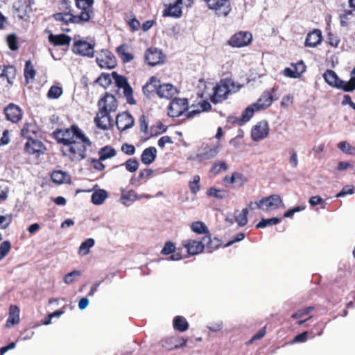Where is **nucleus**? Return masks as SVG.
Returning <instances> with one entry per match:
<instances>
[{
	"label": "nucleus",
	"mask_w": 355,
	"mask_h": 355,
	"mask_svg": "<svg viewBox=\"0 0 355 355\" xmlns=\"http://www.w3.org/2000/svg\"><path fill=\"white\" fill-rule=\"evenodd\" d=\"M53 135L56 141L62 145L61 152L64 157L74 162L86 158L87 148L92 146V141L77 125L58 130Z\"/></svg>",
	"instance_id": "f257e3e1"
},
{
	"label": "nucleus",
	"mask_w": 355,
	"mask_h": 355,
	"mask_svg": "<svg viewBox=\"0 0 355 355\" xmlns=\"http://www.w3.org/2000/svg\"><path fill=\"white\" fill-rule=\"evenodd\" d=\"M182 245L191 255H196L203 251L207 248L209 252L218 247V244L215 247L212 246V240L209 236H205L200 241L196 240L186 239L182 241Z\"/></svg>",
	"instance_id": "f03ea898"
},
{
	"label": "nucleus",
	"mask_w": 355,
	"mask_h": 355,
	"mask_svg": "<svg viewBox=\"0 0 355 355\" xmlns=\"http://www.w3.org/2000/svg\"><path fill=\"white\" fill-rule=\"evenodd\" d=\"M325 81L331 86L341 89L345 92H350L355 89V76H352L349 81H344L338 77L332 70H327L323 75Z\"/></svg>",
	"instance_id": "7ed1b4c3"
},
{
	"label": "nucleus",
	"mask_w": 355,
	"mask_h": 355,
	"mask_svg": "<svg viewBox=\"0 0 355 355\" xmlns=\"http://www.w3.org/2000/svg\"><path fill=\"white\" fill-rule=\"evenodd\" d=\"M112 77L114 80L116 85L119 89H123V93L127 102L130 105L136 104V101L134 99L132 95L133 89L129 85L127 79L124 76L119 75L115 71L112 73Z\"/></svg>",
	"instance_id": "20e7f679"
},
{
	"label": "nucleus",
	"mask_w": 355,
	"mask_h": 355,
	"mask_svg": "<svg viewBox=\"0 0 355 355\" xmlns=\"http://www.w3.org/2000/svg\"><path fill=\"white\" fill-rule=\"evenodd\" d=\"M183 0H163L164 9L162 12L164 17L180 18L182 16V5Z\"/></svg>",
	"instance_id": "39448f33"
},
{
	"label": "nucleus",
	"mask_w": 355,
	"mask_h": 355,
	"mask_svg": "<svg viewBox=\"0 0 355 355\" xmlns=\"http://www.w3.org/2000/svg\"><path fill=\"white\" fill-rule=\"evenodd\" d=\"M282 203V198L277 194H274L257 201V208L268 211L277 209Z\"/></svg>",
	"instance_id": "423d86ee"
},
{
	"label": "nucleus",
	"mask_w": 355,
	"mask_h": 355,
	"mask_svg": "<svg viewBox=\"0 0 355 355\" xmlns=\"http://www.w3.org/2000/svg\"><path fill=\"white\" fill-rule=\"evenodd\" d=\"M188 109L187 98H175L170 103L168 110V115L171 117H178L183 114Z\"/></svg>",
	"instance_id": "0eeeda50"
},
{
	"label": "nucleus",
	"mask_w": 355,
	"mask_h": 355,
	"mask_svg": "<svg viewBox=\"0 0 355 355\" xmlns=\"http://www.w3.org/2000/svg\"><path fill=\"white\" fill-rule=\"evenodd\" d=\"M94 44L87 42L85 40H77L73 43L72 51L81 56L92 58L94 56Z\"/></svg>",
	"instance_id": "6e6552de"
},
{
	"label": "nucleus",
	"mask_w": 355,
	"mask_h": 355,
	"mask_svg": "<svg viewBox=\"0 0 355 355\" xmlns=\"http://www.w3.org/2000/svg\"><path fill=\"white\" fill-rule=\"evenodd\" d=\"M206 3L208 8L214 10L218 16H227L231 10V5L229 0H208Z\"/></svg>",
	"instance_id": "1a4fd4ad"
},
{
	"label": "nucleus",
	"mask_w": 355,
	"mask_h": 355,
	"mask_svg": "<svg viewBox=\"0 0 355 355\" xmlns=\"http://www.w3.org/2000/svg\"><path fill=\"white\" fill-rule=\"evenodd\" d=\"M96 60L98 65L102 69H113L116 65L114 55L108 50H102Z\"/></svg>",
	"instance_id": "9d476101"
},
{
	"label": "nucleus",
	"mask_w": 355,
	"mask_h": 355,
	"mask_svg": "<svg viewBox=\"0 0 355 355\" xmlns=\"http://www.w3.org/2000/svg\"><path fill=\"white\" fill-rule=\"evenodd\" d=\"M98 106L99 110L103 112L111 113L116 110L118 105L114 96L106 93L105 96L98 101Z\"/></svg>",
	"instance_id": "9b49d317"
},
{
	"label": "nucleus",
	"mask_w": 355,
	"mask_h": 355,
	"mask_svg": "<svg viewBox=\"0 0 355 355\" xmlns=\"http://www.w3.org/2000/svg\"><path fill=\"white\" fill-rule=\"evenodd\" d=\"M252 39L251 33L241 31L232 36L229 40V44L234 47H242L249 44Z\"/></svg>",
	"instance_id": "f8f14e48"
},
{
	"label": "nucleus",
	"mask_w": 355,
	"mask_h": 355,
	"mask_svg": "<svg viewBox=\"0 0 355 355\" xmlns=\"http://www.w3.org/2000/svg\"><path fill=\"white\" fill-rule=\"evenodd\" d=\"M268 123L266 121H261L257 123L251 130V137L253 141L262 140L268 135Z\"/></svg>",
	"instance_id": "ddd939ff"
},
{
	"label": "nucleus",
	"mask_w": 355,
	"mask_h": 355,
	"mask_svg": "<svg viewBox=\"0 0 355 355\" xmlns=\"http://www.w3.org/2000/svg\"><path fill=\"white\" fill-rule=\"evenodd\" d=\"M143 198H150L151 196L148 194L139 196L134 190L125 191L121 189L120 202L125 207H129L131 203L136 200H141Z\"/></svg>",
	"instance_id": "4468645a"
},
{
	"label": "nucleus",
	"mask_w": 355,
	"mask_h": 355,
	"mask_svg": "<svg viewBox=\"0 0 355 355\" xmlns=\"http://www.w3.org/2000/svg\"><path fill=\"white\" fill-rule=\"evenodd\" d=\"M227 85L223 83V79L214 88V94L211 96V101L214 103L222 102L227 98L230 90L227 87Z\"/></svg>",
	"instance_id": "2eb2a0df"
},
{
	"label": "nucleus",
	"mask_w": 355,
	"mask_h": 355,
	"mask_svg": "<svg viewBox=\"0 0 355 355\" xmlns=\"http://www.w3.org/2000/svg\"><path fill=\"white\" fill-rule=\"evenodd\" d=\"M94 122L98 128L103 130H108L111 126L113 125V119L110 116V113L99 110L96 117L94 118Z\"/></svg>",
	"instance_id": "dca6fc26"
},
{
	"label": "nucleus",
	"mask_w": 355,
	"mask_h": 355,
	"mask_svg": "<svg viewBox=\"0 0 355 355\" xmlns=\"http://www.w3.org/2000/svg\"><path fill=\"white\" fill-rule=\"evenodd\" d=\"M24 150L29 154H43L46 150L43 143L37 138L28 140L24 144Z\"/></svg>",
	"instance_id": "f3484780"
},
{
	"label": "nucleus",
	"mask_w": 355,
	"mask_h": 355,
	"mask_svg": "<svg viewBox=\"0 0 355 355\" xmlns=\"http://www.w3.org/2000/svg\"><path fill=\"white\" fill-rule=\"evenodd\" d=\"M276 91V88L273 87L271 91H265L258 101L253 103L255 106L256 110H261L268 107L272 102V93Z\"/></svg>",
	"instance_id": "a211bd4d"
},
{
	"label": "nucleus",
	"mask_w": 355,
	"mask_h": 355,
	"mask_svg": "<svg viewBox=\"0 0 355 355\" xmlns=\"http://www.w3.org/2000/svg\"><path fill=\"white\" fill-rule=\"evenodd\" d=\"M116 124L120 131H124L133 126L134 119L128 112H123L116 116Z\"/></svg>",
	"instance_id": "6ab92c4d"
},
{
	"label": "nucleus",
	"mask_w": 355,
	"mask_h": 355,
	"mask_svg": "<svg viewBox=\"0 0 355 355\" xmlns=\"http://www.w3.org/2000/svg\"><path fill=\"white\" fill-rule=\"evenodd\" d=\"M221 148L220 143H218L216 146L210 147L206 146L200 150L198 153L197 157L200 161H205L215 157L219 153Z\"/></svg>",
	"instance_id": "aec40b11"
},
{
	"label": "nucleus",
	"mask_w": 355,
	"mask_h": 355,
	"mask_svg": "<svg viewBox=\"0 0 355 355\" xmlns=\"http://www.w3.org/2000/svg\"><path fill=\"white\" fill-rule=\"evenodd\" d=\"M162 53L157 49L149 48L145 53V60L150 66H155L163 61Z\"/></svg>",
	"instance_id": "412c9836"
},
{
	"label": "nucleus",
	"mask_w": 355,
	"mask_h": 355,
	"mask_svg": "<svg viewBox=\"0 0 355 355\" xmlns=\"http://www.w3.org/2000/svg\"><path fill=\"white\" fill-rule=\"evenodd\" d=\"M6 119L12 123H17L22 117V112L20 107L15 104L10 103L4 109Z\"/></svg>",
	"instance_id": "4be33fe9"
},
{
	"label": "nucleus",
	"mask_w": 355,
	"mask_h": 355,
	"mask_svg": "<svg viewBox=\"0 0 355 355\" xmlns=\"http://www.w3.org/2000/svg\"><path fill=\"white\" fill-rule=\"evenodd\" d=\"M160 86V81L157 78L153 76L150 78L149 81L146 83L143 87L144 94L150 98L155 94H157L159 87Z\"/></svg>",
	"instance_id": "5701e85b"
},
{
	"label": "nucleus",
	"mask_w": 355,
	"mask_h": 355,
	"mask_svg": "<svg viewBox=\"0 0 355 355\" xmlns=\"http://www.w3.org/2000/svg\"><path fill=\"white\" fill-rule=\"evenodd\" d=\"M306 70V66L302 61H300L295 64H292V67H286L283 71V74L288 78H297Z\"/></svg>",
	"instance_id": "b1692460"
},
{
	"label": "nucleus",
	"mask_w": 355,
	"mask_h": 355,
	"mask_svg": "<svg viewBox=\"0 0 355 355\" xmlns=\"http://www.w3.org/2000/svg\"><path fill=\"white\" fill-rule=\"evenodd\" d=\"M187 343V340L183 338L171 337L163 339L161 341L162 347L168 350H172L184 346Z\"/></svg>",
	"instance_id": "393cba45"
},
{
	"label": "nucleus",
	"mask_w": 355,
	"mask_h": 355,
	"mask_svg": "<svg viewBox=\"0 0 355 355\" xmlns=\"http://www.w3.org/2000/svg\"><path fill=\"white\" fill-rule=\"evenodd\" d=\"M322 41V33L316 29L309 33L305 40V46L309 47H315L320 44Z\"/></svg>",
	"instance_id": "a878e982"
},
{
	"label": "nucleus",
	"mask_w": 355,
	"mask_h": 355,
	"mask_svg": "<svg viewBox=\"0 0 355 355\" xmlns=\"http://www.w3.org/2000/svg\"><path fill=\"white\" fill-rule=\"evenodd\" d=\"M21 135L27 139V141L37 137L39 133V128L33 123H26L21 129Z\"/></svg>",
	"instance_id": "bb28decb"
},
{
	"label": "nucleus",
	"mask_w": 355,
	"mask_h": 355,
	"mask_svg": "<svg viewBox=\"0 0 355 355\" xmlns=\"http://www.w3.org/2000/svg\"><path fill=\"white\" fill-rule=\"evenodd\" d=\"M13 8L20 19H23L28 12L32 11V6L26 3V1H17L14 3Z\"/></svg>",
	"instance_id": "cd10ccee"
},
{
	"label": "nucleus",
	"mask_w": 355,
	"mask_h": 355,
	"mask_svg": "<svg viewBox=\"0 0 355 355\" xmlns=\"http://www.w3.org/2000/svg\"><path fill=\"white\" fill-rule=\"evenodd\" d=\"M177 92L176 88L171 84H163L159 87L157 96L160 98H171Z\"/></svg>",
	"instance_id": "c85d7f7f"
},
{
	"label": "nucleus",
	"mask_w": 355,
	"mask_h": 355,
	"mask_svg": "<svg viewBox=\"0 0 355 355\" xmlns=\"http://www.w3.org/2000/svg\"><path fill=\"white\" fill-rule=\"evenodd\" d=\"M71 37L64 34L53 35L50 34L49 36V40L51 43L55 46H64L69 45L71 42Z\"/></svg>",
	"instance_id": "c756f323"
},
{
	"label": "nucleus",
	"mask_w": 355,
	"mask_h": 355,
	"mask_svg": "<svg viewBox=\"0 0 355 355\" xmlns=\"http://www.w3.org/2000/svg\"><path fill=\"white\" fill-rule=\"evenodd\" d=\"M157 157V150L155 147H149L144 150L141 159L144 164H150Z\"/></svg>",
	"instance_id": "7c9ffc66"
},
{
	"label": "nucleus",
	"mask_w": 355,
	"mask_h": 355,
	"mask_svg": "<svg viewBox=\"0 0 355 355\" xmlns=\"http://www.w3.org/2000/svg\"><path fill=\"white\" fill-rule=\"evenodd\" d=\"M94 17L93 10H83L80 15H73V24H80L89 21Z\"/></svg>",
	"instance_id": "2f4dec72"
},
{
	"label": "nucleus",
	"mask_w": 355,
	"mask_h": 355,
	"mask_svg": "<svg viewBox=\"0 0 355 355\" xmlns=\"http://www.w3.org/2000/svg\"><path fill=\"white\" fill-rule=\"evenodd\" d=\"M53 182L58 184L67 183L70 181L69 175L62 171H55L51 174Z\"/></svg>",
	"instance_id": "473e14b6"
},
{
	"label": "nucleus",
	"mask_w": 355,
	"mask_h": 355,
	"mask_svg": "<svg viewBox=\"0 0 355 355\" xmlns=\"http://www.w3.org/2000/svg\"><path fill=\"white\" fill-rule=\"evenodd\" d=\"M19 322V309L17 306L12 305L10 307L9 317L6 322V326L8 327V324H17Z\"/></svg>",
	"instance_id": "72a5a7b5"
},
{
	"label": "nucleus",
	"mask_w": 355,
	"mask_h": 355,
	"mask_svg": "<svg viewBox=\"0 0 355 355\" xmlns=\"http://www.w3.org/2000/svg\"><path fill=\"white\" fill-rule=\"evenodd\" d=\"M173 327L176 330L183 332L188 329L189 323L184 317L178 315L173 319Z\"/></svg>",
	"instance_id": "f704fd0d"
},
{
	"label": "nucleus",
	"mask_w": 355,
	"mask_h": 355,
	"mask_svg": "<svg viewBox=\"0 0 355 355\" xmlns=\"http://www.w3.org/2000/svg\"><path fill=\"white\" fill-rule=\"evenodd\" d=\"M107 197V193L105 190L98 189L92 195V202L96 205H101Z\"/></svg>",
	"instance_id": "c9c22d12"
},
{
	"label": "nucleus",
	"mask_w": 355,
	"mask_h": 355,
	"mask_svg": "<svg viewBox=\"0 0 355 355\" xmlns=\"http://www.w3.org/2000/svg\"><path fill=\"white\" fill-rule=\"evenodd\" d=\"M248 209L244 208L241 211H236L234 213V218L236 222L241 227L245 226L248 223Z\"/></svg>",
	"instance_id": "e433bc0d"
},
{
	"label": "nucleus",
	"mask_w": 355,
	"mask_h": 355,
	"mask_svg": "<svg viewBox=\"0 0 355 355\" xmlns=\"http://www.w3.org/2000/svg\"><path fill=\"white\" fill-rule=\"evenodd\" d=\"M16 70L12 66L5 67L0 76L6 78L8 83H12V80L15 78Z\"/></svg>",
	"instance_id": "4c0bfd02"
},
{
	"label": "nucleus",
	"mask_w": 355,
	"mask_h": 355,
	"mask_svg": "<svg viewBox=\"0 0 355 355\" xmlns=\"http://www.w3.org/2000/svg\"><path fill=\"white\" fill-rule=\"evenodd\" d=\"M281 218L277 217H273L271 218H262L259 223H258L256 225L257 228L262 229L265 228L268 226H272L279 224L281 222Z\"/></svg>",
	"instance_id": "58836bf2"
},
{
	"label": "nucleus",
	"mask_w": 355,
	"mask_h": 355,
	"mask_svg": "<svg viewBox=\"0 0 355 355\" xmlns=\"http://www.w3.org/2000/svg\"><path fill=\"white\" fill-rule=\"evenodd\" d=\"M100 160H105L116 155V150L113 148L106 146L100 149Z\"/></svg>",
	"instance_id": "ea45409f"
},
{
	"label": "nucleus",
	"mask_w": 355,
	"mask_h": 355,
	"mask_svg": "<svg viewBox=\"0 0 355 355\" xmlns=\"http://www.w3.org/2000/svg\"><path fill=\"white\" fill-rule=\"evenodd\" d=\"M53 17L56 21H62L65 24H68L69 22L73 23V15L70 12V10L64 13H55L53 15Z\"/></svg>",
	"instance_id": "a19ab883"
},
{
	"label": "nucleus",
	"mask_w": 355,
	"mask_h": 355,
	"mask_svg": "<svg viewBox=\"0 0 355 355\" xmlns=\"http://www.w3.org/2000/svg\"><path fill=\"white\" fill-rule=\"evenodd\" d=\"M191 230L197 234H208L209 230L205 223L202 221H196L191 225Z\"/></svg>",
	"instance_id": "79ce46f5"
},
{
	"label": "nucleus",
	"mask_w": 355,
	"mask_h": 355,
	"mask_svg": "<svg viewBox=\"0 0 355 355\" xmlns=\"http://www.w3.org/2000/svg\"><path fill=\"white\" fill-rule=\"evenodd\" d=\"M95 241L93 239H87L83 242L79 247V254L83 256L89 252V249L94 245Z\"/></svg>",
	"instance_id": "37998d69"
},
{
	"label": "nucleus",
	"mask_w": 355,
	"mask_h": 355,
	"mask_svg": "<svg viewBox=\"0 0 355 355\" xmlns=\"http://www.w3.org/2000/svg\"><path fill=\"white\" fill-rule=\"evenodd\" d=\"M246 178L240 173H233L230 178V183L234 184L237 187H241L245 182Z\"/></svg>",
	"instance_id": "c03bdc74"
},
{
	"label": "nucleus",
	"mask_w": 355,
	"mask_h": 355,
	"mask_svg": "<svg viewBox=\"0 0 355 355\" xmlns=\"http://www.w3.org/2000/svg\"><path fill=\"white\" fill-rule=\"evenodd\" d=\"M255 110L256 108L255 106H253V104L248 106L243 111L241 117L239 119V121L241 122V123L248 121L252 117Z\"/></svg>",
	"instance_id": "a18cd8bd"
},
{
	"label": "nucleus",
	"mask_w": 355,
	"mask_h": 355,
	"mask_svg": "<svg viewBox=\"0 0 355 355\" xmlns=\"http://www.w3.org/2000/svg\"><path fill=\"white\" fill-rule=\"evenodd\" d=\"M24 76L28 82L29 79L33 80L35 76V71L33 69L32 63L30 60L26 62L24 67Z\"/></svg>",
	"instance_id": "49530a36"
},
{
	"label": "nucleus",
	"mask_w": 355,
	"mask_h": 355,
	"mask_svg": "<svg viewBox=\"0 0 355 355\" xmlns=\"http://www.w3.org/2000/svg\"><path fill=\"white\" fill-rule=\"evenodd\" d=\"M63 90L61 87L53 85L50 87L47 97L50 99H57L62 94Z\"/></svg>",
	"instance_id": "de8ad7c7"
},
{
	"label": "nucleus",
	"mask_w": 355,
	"mask_h": 355,
	"mask_svg": "<svg viewBox=\"0 0 355 355\" xmlns=\"http://www.w3.org/2000/svg\"><path fill=\"white\" fill-rule=\"evenodd\" d=\"M94 0H76V7L83 10H92Z\"/></svg>",
	"instance_id": "09e8293b"
},
{
	"label": "nucleus",
	"mask_w": 355,
	"mask_h": 355,
	"mask_svg": "<svg viewBox=\"0 0 355 355\" xmlns=\"http://www.w3.org/2000/svg\"><path fill=\"white\" fill-rule=\"evenodd\" d=\"M223 83H225V85H227L228 90H230V94L237 92L242 87L241 85L235 83L233 80L230 78L223 79Z\"/></svg>",
	"instance_id": "8fccbe9b"
},
{
	"label": "nucleus",
	"mask_w": 355,
	"mask_h": 355,
	"mask_svg": "<svg viewBox=\"0 0 355 355\" xmlns=\"http://www.w3.org/2000/svg\"><path fill=\"white\" fill-rule=\"evenodd\" d=\"M81 276V272L80 270H73L72 272L67 274L64 277V282L66 284H71L75 281H76L77 278Z\"/></svg>",
	"instance_id": "3c124183"
},
{
	"label": "nucleus",
	"mask_w": 355,
	"mask_h": 355,
	"mask_svg": "<svg viewBox=\"0 0 355 355\" xmlns=\"http://www.w3.org/2000/svg\"><path fill=\"white\" fill-rule=\"evenodd\" d=\"M208 196H214L218 199H223L227 196V191L223 189H216L215 188H210L207 192Z\"/></svg>",
	"instance_id": "603ef678"
},
{
	"label": "nucleus",
	"mask_w": 355,
	"mask_h": 355,
	"mask_svg": "<svg viewBox=\"0 0 355 355\" xmlns=\"http://www.w3.org/2000/svg\"><path fill=\"white\" fill-rule=\"evenodd\" d=\"M338 148L345 153L353 155L355 153V148L352 146L347 141H341L338 144Z\"/></svg>",
	"instance_id": "864d4df0"
},
{
	"label": "nucleus",
	"mask_w": 355,
	"mask_h": 355,
	"mask_svg": "<svg viewBox=\"0 0 355 355\" xmlns=\"http://www.w3.org/2000/svg\"><path fill=\"white\" fill-rule=\"evenodd\" d=\"M11 243L8 241L2 242L0 245V261L2 260L10 252Z\"/></svg>",
	"instance_id": "5fc2aeb1"
},
{
	"label": "nucleus",
	"mask_w": 355,
	"mask_h": 355,
	"mask_svg": "<svg viewBox=\"0 0 355 355\" xmlns=\"http://www.w3.org/2000/svg\"><path fill=\"white\" fill-rule=\"evenodd\" d=\"M12 222L11 215L2 216L0 215V229H6ZM3 239L0 233V241Z\"/></svg>",
	"instance_id": "6e6d98bb"
},
{
	"label": "nucleus",
	"mask_w": 355,
	"mask_h": 355,
	"mask_svg": "<svg viewBox=\"0 0 355 355\" xmlns=\"http://www.w3.org/2000/svg\"><path fill=\"white\" fill-rule=\"evenodd\" d=\"M228 169L227 165L225 162H216L211 167V172L215 175L218 174L222 171H227Z\"/></svg>",
	"instance_id": "4d7b16f0"
},
{
	"label": "nucleus",
	"mask_w": 355,
	"mask_h": 355,
	"mask_svg": "<svg viewBox=\"0 0 355 355\" xmlns=\"http://www.w3.org/2000/svg\"><path fill=\"white\" fill-rule=\"evenodd\" d=\"M165 131L166 128H164V125L162 123L159 122L155 125L151 126L149 136H155Z\"/></svg>",
	"instance_id": "13d9d810"
},
{
	"label": "nucleus",
	"mask_w": 355,
	"mask_h": 355,
	"mask_svg": "<svg viewBox=\"0 0 355 355\" xmlns=\"http://www.w3.org/2000/svg\"><path fill=\"white\" fill-rule=\"evenodd\" d=\"M200 176L195 175L193 178V180L189 182V188L191 192L196 194L200 190Z\"/></svg>",
	"instance_id": "bf43d9fd"
},
{
	"label": "nucleus",
	"mask_w": 355,
	"mask_h": 355,
	"mask_svg": "<svg viewBox=\"0 0 355 355\" xmlns=\"http://www.w3.org/2000/svg\"><path fill=\"white\" fill-rule=\"evenodd\" d=\"M112 74L102 73L101 76L98 78L97 81L101 85L104 87L109 86L112 83Z\"/></svg>",
	"instance_id": "052dcab7"
},
{
	"label": "nucleus",
	"mask_w": 355,
	"mask_h": 355,
	"mask_svg": "<svg viewBox=\"0 0 355 355\" xmlns=\"http://www.w3.org/2000/svg\"><path fill=\"white\" fill-rule=\"evenodd\" d=\"M127 171L133 173L138 169L139 163L136 159H129L124 164Z\"/></svg>",
	"instance_id": "680f3d73"
},
{
	"label": "nucleus",
	"mask_w": 355,
	"mask_h": 355,
	"mask_svg": "<svg viewBox=\"0 0 355 355\" xmlns=\"http://www.w3.org/2000/svg\"><path fill=\"white\" fill-rule=\"evenodd\" d=\"M140 130L147 135H149L148 132V119L146 116L141 115L139 119Z\"/></svg>",
	"instance_id": "e2e57ef3"
},
{
	"label": "nucleus",
	"mask_w": 355,
	"mask_h": 355,
	"mask_svg": "<svg viewBox=\"0 0 355 355\" xmlns=\"http://www.w3.org/2000/svg\"><path fill=\"white\" fill-rule=\"evenodd\" d=\"M354 191V188L353 186L347 185L345 186L342 190L336 194V198H341L344 197L347 194H353Z\"/></svg>",
	"instance_id": "0e129e2a"
},
{
	"label": "nucleus",
	"mask_w": 355,
	"mask_h": 355,
	"mask_svg": "<svg viewBox=\"0 0 355 355\" xmlns=\"http://www.w3.org/2000/svg\"><path fill=\"white\" fill-rule=\"evenodd\" d=\"M7 43L8 44L9 48L12 50L15 51L18 49L17 44V37L15 35H9L7 37Z\"/></svg>",
	"instance_id": "69168bd1"
},
{
	"label": "nucleus",
	"mask_w": 355,
	"mask_h": 355,
	"mask_svg": "<svg viewBox=\"0 0 355 355\" xmlns=\"http://www.w3.org/2000/svg\"><path fill=\"white\" fill-rule=\"evenodd\" d=\"M121 150L128 155H132L135 153V148L133 145L128 144H123L121 146Z\"/></svg>",
	"instance_id": "338daca9"
},
{
	"label": "nucleus",
	"mask_w": 355,
	"mask_h": 355,
	"mask_svg": "<svg viewBox=\"0 0 355 355\" xmlns=\"http://www.w3.org/2000/svg\"><path fill=\"white\" fill-rule=\"evenodd\" d=\"M175 249V247L174 244L171 242H167L163 249L162 250V253L163 254H169L171 252H174Z\"/></svg>",
	"instance_id": "774afa93"
}]
</instances>
